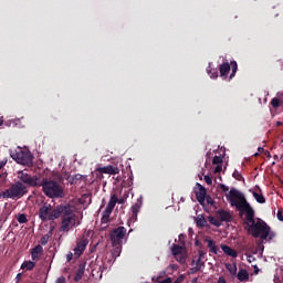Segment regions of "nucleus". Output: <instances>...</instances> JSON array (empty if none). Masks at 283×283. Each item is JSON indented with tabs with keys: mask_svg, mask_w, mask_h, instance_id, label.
<instances>
[{
	"mask_svg": "<svg viewBox=\"0 0 283 283\" xmlns=\"http://www.w3.org/2000/svg\"><path fill=\"white\" fill-rule=\"evenodd\" d=\"M97 171H99V174H109V176H116L117 174H120V169L112 165L101 167L97 169Z\"/></svg>",
	"mask_w": 283,
	"mask_h": 283,
	"instance_id": "obj_12",
	"label": "nucleus"
},
{
	"mask_svg": "<svg viewBox=\"0 0 283 283\" xmlns=\"http://www.w3.org/2000/svg\"><path fill=\"white\" fill-rule=\"evenodd\" d=\"M262 151H264V148L259 147V153L262 154Z\"/></svg>",
	"mask_w": 283,
	"mask_h": 283,
	"instance_id": "obj_54",
	"label": "nucleus"
},
{
	"mask_svg": "<svg viewBox=\"0 0 283 283\" xmlns=\"http://www.w3.org/2000/svg\"><path fill=\"white\" fill-rule=\"evenodd\" d=\"M112 213H113L112 210L105 208V210L103 211L102 217H103V218H109V216H112Z\"/></svg>",
	"mask_w": 283,
	"mask_h": 283,
	"instance_id": "obj_36",
	"label": "nucleus"
},
{
	"mask_svg": "<svg viewBox=\"0 0 283 283\" xmlns=\"http://www.w3.org/2000/svg\"><path fill=\"white\" fill-rule=\"evenodd\" d=\"M258 155H259L258 153L254 154V156H258Z\"/></svg>",
	"mask_w": 283,
	"mask_h": 283,
	"instance_id": "obj_61",
	"label": "nucleus"
},
{
	"mask_svg": "<svg viewBox=\"0 0 283 283\" xmlns=\"http://www.w3.org/2000/svg\"><path fill=\"white\" fill-rule=\"evenodd\" d=\"M60 216L62 217L61 226L59 228L61 233H67L71 231V229H74L81 224V221H77L78 217H76L72 206L69 203L61 205Z\"/></svg>",
	"mask_w": 283,
	"mask_h": 283,
	"instance_id": "obj_2",
	"label": "nucleus"
},
{
	"mask_svg": "<svg viewBox=\"0 0 283 283\" xmlns=\"http://www.w3.org/2000/svg\"><path fill=\"white\" fill-rule=\"evenodd\" d=\"M90 244V239L83 235L76 241V247L74 248V255L75 258H81L82 253H85V249Z\"/></svg>",
	"mask_w": 283,
	"mask_h": 283,
	"instance_id": "obj_9",
	"label": "nucleus"
},
{
	"mask_svg": "<svg viewBox=\"0 0 283 283\" xmlns=\"http://www.w3.org/2000/svg\"><path fill=\"white\" fill-rule=\"evenodd\" d=\"M23 276V273H18L15 276L17 282H21V277Z\"/></svg>",
	"mask_w": 283,
	"mask_h": 283,
	"instance_id": "obj_47",
	"label": "nucleus"
},
{
	"mask_svg": "<svg viewBox=\"0 0 283 283\" xmlns=\"http://www.w3.org/2000/svg\"><path fill=\"white\" fill-rule=\"evenodd\" d=\"M226 269L229 271L231 275H237L238 274V265L231 264V263H226Z\"/></svg>",
	"mask_w": 283,
	"mask_h": 283,
	"instance_id": "obj_25",
	"label": "nucleus"
},
{
	"mask_svg": "<svg viewBox=\"0 0 283 283\" xmlns=\"http://www.w3.org/2000/svg\"><path fill=\"white\" fill-rule=\"evenodd\" d=\"M39 187H42V191L46 198H65V189L54 179H40Z\"/></svg>",
	"mask_w": 283,
	"mask_h": 283,
	"instance_id": "obj_3",
	"label": "nucleus"
},
{
	"mask_svg": "<svg viewBox=\"0 0 283 283\" xmlns=\"http://www.w3.org/2000/svg\"><path fill=\"white\" fill-rule=\"evenodd\" d=\"M230 69H232V73L229 76V80L231 81V78H233V76H235V74L238 72V62L231 61L230 62Z\"/></svg>",
	"mask_w": 283,
	"mask_h": 283,
	"instance_id": "obj_26",
	"label": "nucleus"
},
{
	"mask_svg": "<svg viewBox=\"0 0 283 283\" xmlns=\"http://www.w3.org/2000/svg\"><path fill=\"white\" fill-rule=\"evenodd\" d=\"M271 105L272 107H274V109H277V107H280V105H283V101H280V98H272L271 101Z\"/></svg>",
	"mask_w": 283,
	"mask_h": 283,
	"instance_id": "obj_30",
	"label": "nucleus"
},
{
	"mask_svg": "<svg viewBox=\"0 0 283 283\" xmlns=\"http://www.w3.org/2000/svg\"><path fill=\"white\" fill-rule=\"evenodd\" d=\"M76 180H81L82 176L81 175H75Z\"/></svg>",
	"mask_w": 283,
	"mask_h": 283,
	"instance_id": "obj_51",
	"label": "nucleus"
},
{
	"mask_svg": "<svg viewBox=\"0 0 283 283\" xmlns=\"http://www.w3.org/2000/svg\"><path fill=\"white\" fill-rule=\"evenodd\" d=\"M276 218H277V220H280V222H283V211H282V209L277 210Z\"/></svg>",
	"mask_w": 283,
	"mask_h": 283,
	"instance_id": "obj_38",
	"label": "nucleus"
},
{
	"mask_svg": "<svg viewBox=\"0 0 283 283\" xmlns=\"http://www.w3.org/2000/svg\"><path fill=\"white\" fill-rule=\"evenodd\" d=\"M55 283H67V281H65V276H60V277H57Z\"/></svg>",
	"mask_w": 283,
	"mask_h": 283,
	"instance_id": "obj_41",
	"label": "nucleus"
},
{
	"mask_svg": "<svg viewBox=\"0 0 283 283\" xmlns=\"http://www.w3.org/2000/svg\"><path fill=\"white\" fill-rule=\"evenodd\" d=\"M227 200H229L231 207H235L239 211V218L243 220V227L248 233L253 238H261L266 240L270 235V240L273 238L271 233V227L262 220L255 221V210L251 207V203L247 201L242 192L235 188H231L229 193H226Z\"/></svg>",
	"mask_w": 283,
	"mask_h": 283,
	"instance_id": "obj_1",
	"label": "nucleus"
},
{
	"mask_svg": "<svg viewBox=\"0 0 283 283\" xmlns=\"http://www.w3.org/2000/svg\"><path fill=\"white\" fill-rule=\"evenodd\" d=\"M221 251H223L226 255H229V258H238V251L227 244H221Z\"/></svg>",
	"mask_w": 283,
	"mask_h": 283,
	"instance_id": "obj_17",
	"label": "nucleus"
},
{
	"mask_svg": "<svg viewBox=\"0 0 283 283\" xmlns=\"http://www.w3.org/2000/svg\"><path fill=\"white\" fill-rule=\"evenodd\" d=\"M219 187H220L221 191H223V193L229 192V187L227 185L220 184Z\"/></svg>",
	"mask_w": 283,
	"mask_h": 283,
	"instance_id": "obj_39",
	"label": "nucleus"
},
{
	"mask_svg": "<svg viewBox=\"0 0 283 283\" xmlns=\"http://www.w3.org/2000/svg\"><path fill=\"white\" fill-rule=\"evenodd\" d=\"M185 238V234H179V240H182Z\"/></svg>",
	"mask_w": 283,
	"mask_h": 283,
	"instance_id": "obj_56",
	"label": "nucleus"
},
{
	"mask_svg": "<svg viewBox=\"0 0 283 283\" xmlns=\"http://www.w3.org/2000/svg\"><path fill=\"white\" fill-rule=\"evenodd\" d=\"M276 126L277 127L282 126V122H276Z\"/></svg>",
	"mask_w": 283,
	"mask_h": 283,
	"instance_id": "obj_55",
	"label": "nucleus"
},
{
	"mask_svg": "<svg viewBox=\"0 0 283 283\" xmlns=\"http://www.w3.org/2000/svg\"><path fill=\"white\" fill-rule=\"evenodd\" d=\"M205 242H207L210 253L218 255V245H216V241H213V239H211L210 237H207L205 239Z\"/></svg>",
	"mask_w": 283,
	"mask_h": 283,
	"instance_id": "obj_18",
	"label": "nucleus"
},
{
	"mask_svg": "<svg viewBox=\"0 0 283 283\" xmlns=\"http://www.w3.org/2000/svg\"><path fill=\"white\" fill-rule=\"evenodd\" d=\"M219 72L221 78H227V76H229V72H231V64H229V62L220 64Z\"/></svg>",
	"mask_w": 283,
	"mask_h": 283,
	"instance_id": "obj_15",
	"label": "nucleus"
},
{
	"mask_svg": "<svg viewBox=\"0 0 283 283\" xmlns=\"http://www.w3.org/2000/svg\"><path fill=\"white\" fill-rule=\"evenodd\" d=\"M265 156H268V158H271V153L265 151Z\"/></svg>",
	"mask_w": 283,
	"mask_h": 283,
	"instance_id": "obj_52",
	"label": "nucleus"
},
{
	"mask_svg": "<svg viewBox=\"0 0 283 283\" xmlns=\"http://www.w3.org/2000/svg\"><path fill=\"white\" fill-rule=\"evenodd\" d=\"M83 270H78L74 276V282H81V280H83Z\"/></svg>",
	"mask_w": 283,
	"mask_h": 283,
	"instance_id": "obj_34",
	"label": "nucleus"
},
{
	"mask_svg": "<svg viewBox=\"0 0 283 283\" xmlns=\"http://www.w3.org/2000/svg\"><path fill=\"white\" fill-rule=\"evenodd\" d=\"M171 283H180V281L176 280L175 282H174V281H171Z\"/></svg>",
	"mask_w": 283,
	"mask_h": 283,
	"instance_id": "obj_58",
	"label": "nucleus"
},
{
	"mask_svg": "<svg viewBox=\"0 0 283 283\" xmlns=\"http://www.w3.org/2000/svg\"><path fill=\"white\" fill-rule=\"evenodd\" d=\"M198 271H200V268H196V266H193V268H191L190 269V273H198Z\"/></svg>",
	"mask_w": 283,
	"mask_h": 283,
	"instance_id": "obj_46",
	"label": "nucleus"
},
{
	"mask_svg": "<svg viewBox=\"0 0 283 283\" xmlns=\"http://www.w3.org/2000/svg\"><path fill=\"white\" fill-rule=\"evenodd\" d=\"M0 198H3V191L1 192V190H0Z\"/></svg>",
	"mask_w": 283,
	"mask_h": 283,
	"instance_id": "obj_57",
	"label": "nucleus"
},
{
	"mask_svg": "<svg viewBox=\"0 0 283 283\" xmlns=\"http://www.w3.org/2000/svg\"><path fill=\"white\" fill-rule=\"evenodd\" d=\"M258 190H259V191H262V190L260 189V187H258Z\"/></svg>",
	"mask_w": 283,
	"mask_h": 283,
	"instance_id": "obj_60",
	"label": "nucleus"
},
{
	"mask_svg": "<svg viewBox=\"0 0 283 283\" xmlns=\"http://www.w3.org/2000/svg\"><path fill=\"white\" fill-rule=\"evenodd\" d=\"M72 258H74V254H73L72 252H69V253L66 254V260H67V262H72Z\"/></svg>",
	"mask_w": 283,
	"mask_h": 283,
	"instance_id": "obj_44",
	"label": "nucleus"
},
{
	"mask_svg": "<svg viewBox=\"0 0 283 283\" xmlns=\"http://www.w3.org/2000/svg\"><path fill=\"white\" fill-rule=\"evenodd\" d=\"M199 187V191H197L196 196H197V200L198 202H200V205H202V202H205V200H207V189L203 188L202 185L197 184Z\"/></svg>",
	"mask_w": 283,
	"mask_h": 283,
	"instance_id": "obj_16",
	"label": "nucleus"
},
{
	"mask_svg": "<svg viewBox=\"0 0 283 283\" xmlns=\"http://www.w3.org/2000/svg\"><path fill=\"white\" fill-rule=\"evenodd\" d=\"M113 258H120L123 251V244H113Z\"/></svg>",
	"mask_w": 283,
	"mask_h": 283,
	"instance_id": "obj_24",
	"label": "nucleus"
},
{
	"mask_svg": "<svg viewBox=\"0 0 283 283\" xmlns=\"http://www.w3.org/2000/svg\"><path fill=\"white\" fill-rule=\"evenodd\" d=\"M7 161H0V169L6 167Z\"/></svg>",
	"mask_w": 283,
	"mask_h": 283,
	"instance_id": "obj_50",
	"label": "nucleus"
},
{
	"mask_svg": "<svg viewBox=\"0 0 283 283\" xmlns=\"http://www.w3.org/2000/svg\"><path fill=\"white\" fill-rule=\"evenodd\" d=\"M140 207H143V198H138L132 206V220H138V213H140Z\"/></svg>",
	"mask_w": 283,
	"mask_h": 283,
	"instance_id": "obj_11",
	"label": "nucleus"
},
{
	"mask_svg": "<svg viewBox=\"0 0 283 283\" xmlns=\"http://www.w3.org/2000/svg\"><path fill=\"white\" fill-rule=\"evenodd\" d=\"M41 253H43V245L41 244H38L31 249V258L33 262H38V260L41 258Z\"/></svg>",
	"mask_w": 283,
	"mask_h": 283,
	"instance_id": "obj_14",
	"label": "nucleus"
},
{
	"mask_svg": "<svg viewBox=\"0 0 283 283\" xmlns=\"http://www.w3.org/2000/svg\"><path fill=\"white\" fill-rule=\"evenodd\" d=\"M220 171H222V164L217 165V167L214 168V174H220Z\"/></svg>",
	"mask_w": 283,
	"mask_h": 283,
	"instance_id": "obj_40",
	"label": "nucleus"
},
{
	"mask_svg": "<svg viewBox=\"0 0 283 283\" xmlns=\"http://www.w3.org/2000/svg\"><path fill=\"white\" fill-rule=\"evenodd\" d=\"M193 264H195L196 268H199V270H201L202 266H205V262H202V260H200V259H198L197 261L192 260L191 265L193 266Z\"/></svg>",
	"mask_w": 283,
	"mask_h": 283,
	"instance_id": "obj_32",
	"label": "nucleus"
},
{
	"mask_svg": "<svg viewBox=\"0 0 283 283\" xmlns=\"http://www.w3.org/2000/svg\"><path fill=\"white\" fill-rule=\"evenodd\" d=\"M0 179H1V175H0Z\"/></svg>",
	"mask_w": 283,
	"mask_h": 283,
	"instance_id": "obj_62",
	"label": "nucleus"
},
{
	"mask_svg": "<svg viewBox=\"0 0 283 283\" xmlns=\"http://www.w3.org/2000/svg\"><path fill=\"white\" fill-rule=\"evenodd\" d=\"M232 177L239 182H241V180H244V177H242V174H240V171L238 170H234V172L232 174Z\"/></svg>",
	"mask_w": 283,
	"mask_h": 283,
	"instance_id": "obj_33",
	"label": "nucleus"
},
{
	"mask_svg": "<svg viewBox=\"0 0 283 283\" xmlns=\"http://www.w3.org/2000/svg\"><path fill=\"white\" fill-rule=\"evenodd\" d=\"M217 214L220 222H231L233 220V217L229 213V211L220 209L217 211Z\"/></svg>",
	"mask_w": 283,
	"mask_h": 283,
	"instance_id": "obj_13",
	"label": "nucleus"
},
{
	"mask_svg": "<svg viewBox=\"0 0 283 283\" xmlns=\"http://www.w3.org/2000/svg\"><path fill=\"white\" fill-rule=\"evenodd\" d=\"M117 205H125V199L124 198H120V199L117 198Z\"/></svg>",
	"mask_w": 283,
	"mask_h": 283,
	"instance_id": "obj_49",
	"label": "nucleus"
},
{
	"mask_svg": "<svg viewBox=\"0 0 283 283\" xmlns=\"http://www.w3.org/2000/svg\"><path fill=\"white\" fill-rule=\"evenodd\" d=\"M217 283H227L224 276H220Z\"/></svg>",
	"mask_w": 283,
	"mask_h": 283,
	"instance_id": "obj_48",
	"label": "nucleus"
},
{
	"mask_svg": "<svg viewBox=\"0 0 283 283\" xmlns=\"http://www.w3.org/2000/svg\"><path fill=\"white\" fill-rule=\"evenodd\" d=\"M212 165H222V157L214 156L212 159Z\"/></svg>",
	"mask_w": 283,
	"mask_h": 283,
	"instance_id": "obj_35",
	"label": "nucleus"
},
{
	"mask_svg": "<svg viewBox=\"0 0 283 283\" xmlns=\"http://www.w3.org/2000/svg\"><path fill=\"white\" fill-rule=\"evenodd\" d=\"M274 160H280V157L277 155L273 156Z\"/></svg>",
	"mask_w": 283,
	"mask_h": 283,
	"instance_id": "obj_53",
	"label": "nucleus"
},
{
	"mask_svg": "<svg viewBox=\"0 0 283 283\" xmlns=\"http://www.w3.org/2000/svg\"><path fill=\"white\" fill-rule=\"evenodd\" d=\"M253 198L259 202V205H264L266 202V198H264L263 193H259L258 191H253Z\"/></svg>",
	"mask_w": 283,
	"mask_h": 283,
	"instance_id": "obj_23",
	"label": "nucleus"
},
{
	"mask_svg": "<svg viewBox=\"0 0 283 283\" xmlns=\"http://www.w3.org/2000/svg\"><path fill=\"white\" fill-rule=\"evenodd\" d=\"M28 193V187L18 181L3 191L4 199L21 200Z\"/></svg>",
	"mask_w": 283,
	"mask_h": 283,
	"instance_id": "obj_4",
	"label": "nucleus"
},
{
	"mask_svg": "<svg viewBox=\"0 0 283 283\" xmlns=\"http://www.w3.org/2000/svg\"><path fill=\"white\" fill-rule=\"evenodd\" d=\"M126 235H127V228L123 226H119L109 232L112 244H123V240H125Z\"/></svg>",
	"mask_w": 283,
	"mask_h": 283,
	"instance_id": "obj_6",
	"label": "nucleus"
},
{
	"mask_svg": "<svg viewBox=\"0 0 283 283\" xmlns=\"http://www.w3.org/2000/svg\"><path fill=\"white\" fill-rule=\"evenodd\" d=\"M18 222L20 224H25V222H28V217L24 213L18 214Z\"/></svg>",
	"mask_w": 283,
	"mask_h": 283,
	"instance_id": "obj_31",
	"label": "nucleus"
},
{
	"mask_svg": "<svg viewBox=\"0 0 283 283\" xmlns=\"http://www.w3.org/2000/svg\"><path fill=\"white\" fill-rule=\"evenodd\" d=\"M207 202L208 205H211V207H213V205H216V202L213 201V199L211 197H207Z\"/></svg>",
	"mask_w": 283,
	"mask_h": 283,
	"instance_id": "obj_42",
	"label": "nucleus"
},
{
	"mask_svg": "<svg viewBox=\"0 0 283 283\" xmlns=\"http://www.w3.org/2000/svg\"><path fill=\"white\" fill-rule=\"evenodd\" d=\"M109 222V217H102V224H107Z\"/></svg>",
	"mask_w": 283,
	"mask_h": 283,
	"instance_id": "obj_45",
	"label": "nucleus"
},
{
	"mask_svg": "<svg viewBox=\"0 0 283 283\" xmlns=\"http://www.w3.org/2000/svg\"><path fill=\"white\" fill-rule=\"evenodd\" d=\"M207 73L209 74L210 78H218V71L213 70L211 65L207 67Z\"/></svg>",
	"mask_w": 283,
	"mask_h": 283,
	"instance_id": "obj_27",
	"label": "nucleus"
},
{
	"mask_svg": "<svg viewBox=\"0 0 283 283\" xmlns=\"http://www.w3.org/2000/svg\"><path fill=\"white\" fill-rule=\"evenodd\" d=\"M11 158L15 160V163H19L20 165H30V163H32V154L21 148L12 153Z\"/></svg>",
	"mask_w": 283,
	"mask_h": 283,
	"instance_id": "obj_7",
	"label": "nucleus"
},
{
	"mask_svg": "<svg viewBox=\"0 0 283 283\" xmlns=\"http://www.w3.org/2000/svg\"><path fill=\"white\" fill-rule=\"evenodd\" d=\"M52 235V230L50 231V234H44L41 240H40V244L42 247H45V244H48V242H50V237Z\"/></svg>",
	"mask_w": 283,
	"mask_h": 283,
	"instance_id": "obj_28",
	"label": "nucleus"
},
{
	"mask_svg": "<svg viewBox=\"0 0 283 283\" xmlns=\"http://www.w3.org/2000/svg\"><path fill=\"white\" fill-rule=\"evenodd\" d=\"M19 178L22 182H24V185H29V187H39V185H41V178L36 176L32 177L27 172H21Z\"/></svg>",
	"mask_w": 283,
	"mask_h": 283,
	"instance_id": "obj_10",
	"label": "nucleus"
},
{
	"mask_svg": "<svg viewBox=\"0 0 283 283\" xmlns=\"http://www.w3.org/2000/svg\"><path fill=\"white\" fill-rule=\"evenodd\" d=\"M39 218L42 222H48L50 220H59L61 218V205L52 208L51 205H44L39 210Z\"/></svg>",
	"mask_w": 283,
	"mask_h": 283,
	"instance_id": "obj_5",
	"label": "nucleus"
},
{
	"mask_svg": "<svg viewBox=\"0 0 283 283\" xmlns=\"http://www.w3.org/2000/svg\"><path fill=\"white\" fill-rule=\"evenodd\" d=\"M171 253L179 264H185V262H187V254H185V248L181 245L172 243Z\"/></svg>",
	"mask_w": 283,
	"mask_h": 283,
	"instance_id": "obj_8",
	"label": "nucleus"
},
{
	"mask_svg": "<svg viewBox=\"0 0 283 283\" xmlns=\"http://www.w3.org/2000/svg\"><path fill=\"white\" fill-rule=\"evenodd\" d=\"M237 277L239 280V282H247V280H249V271L244 270V269H240Z\"/></svg>",
	"mask_w": 283,
	"mask_h": 283,
	"instance_id": "obj_20",
	"label": "nucleus"
},
{
	"mask_svg": "<svg viewBox=\"0 0 283 283\" xmlns=\"http://www.w3.org/2000/svg\"><path fill=\"white\" fill-rule=\"evenodd\" d=\"M116 205H118V196H116V193H113L111 195V199L106 206V209H108L109 211H114Z\"/></svg>",
	"mask_w": 283,
	"mask_h": 283,
	"instance_id": "obj_19",
	"label": "nucleus"
},
{
	"mask_svg": "<svg viewBox=\"0 0 283 283\" xmlns=\"http://www.w3.org/2000/svg\"><path fill=\"white\" fill-rule=\"evenodd\" d=\"M203 180H205V182H206L207 185H209V186L213 185V179H211V178L209 177V175H206V176L203 177Z\"/></svg>",
	"mask_w": 283,
	"mask_h": 283,
	"instance_id": "obj_37",
	"label": "nucleus"
},
{
	"mask_svg": "<svg viewBox=\"0 0 283 283\" xmlns=\"http://www.w3.org/2000/svg\"><path fill=\"white\" fill-rule=\"evenodd\" d=\"M205 255H207V253H205V251L199 250V258L198 260H203Z\"/></svg>",
	"mask_w": 283,
	"mask_h": 283,
	"instance_id": "obj_43",
	"label": "nucleus"
},
{
	"mask_svg": "<svg viewBox=\"0 0 283 283\" xmlns=\"http://www.w3.org/2000/svg\"><path fill=\"white\" fill-rule=\"evenodd\" d=\"M196 224L199 229H203V227L207 226V219H205V217L202 214H199L196 218Z\"/></svg>",
	"mask_w": 283,
	"mask_h": 283,
	"instance_id": "obj_22",
	"label": "nucleus"
},
{
	"mask_svg": "<svg viewBox=\"0 0 283 283\" xmlns=\"http://www.w3.org/2000/svg\"><path fill=\"white\" fill-rule=\"evenodd\" d=\"M208 220L210 222V224H212L213 227H222V223L220 220L216 219L214 217H208Z\"/></svg>",
	"mask_w": 283,
	"mask_h": 283,
	"instance_id": "obj_29",
	"label": "nucleus"
},
{
	"mask_svg": "<svg viewBox=\"0 0 283 283\" xmlns=\"http://www.w3.org/2000/svg\"><path fill=\"white\" fill-rule=\"evenodd\" d=\"M34 266H36V262L34 261H24L21 264V269H25L27 271H33Z\"/></svg>",
	"mask_w": 283,
	"mask_h": 283,
	"instance_id": "obj_21",
	"label": "nucleus"
},
{
	"mask_svg": "<svg viewBox=\"0 0 283 283\" xmlns=\"http://www.w3.org/2000/svg\"><path fill=\"white\" fill-rule=\"evenodd\" d=\"M1 125H3V123H2V122H0V127H1Z\"/></svg>",
	"mask_w": 283,
	"mask_h": 283,
	"instance_id": "obj_59",
	"label": "nucleus"
}]
</instances>
